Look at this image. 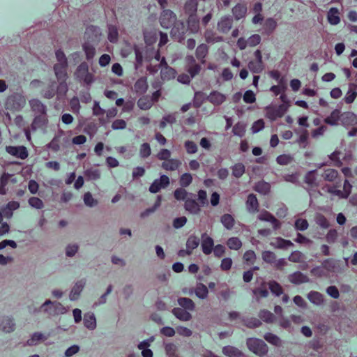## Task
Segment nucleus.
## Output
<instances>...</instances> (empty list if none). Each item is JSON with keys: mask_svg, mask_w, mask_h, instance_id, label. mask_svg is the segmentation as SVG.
<instances>
[{"mask_svg": "<svg viewBox=\"0 0 357 357\" xmlns=\"http://www.w3.org/2000/svg\"><path fill=\"white\" fill-rule=\"evenodd\" d=\"M76 79L82 82L86 86H91L94 82V76L89 71V65L86 62H82L75 72Z\"/></svg>", "mask_w": 357, "mask_h": 357, "instance_id": "nucleus-1", "label": "nucleus"}, {"mask_svg": "<svg viewBox=\"0 0 357 357\" xmlns=\"http://www.w3.org/2000/svg\"><path fill=\"white\" fill-rule=\"evenodd\" d=\"M246 344L249 350L259 356H264L268 352V346L262 340L248 338Z\"/></svg>", "mask_w": 357, "mask_h": 357, "instance_id": "nucleus-2", "label": "nucleus"}, {"mask_svg": "<svg viewBox=\"0 0 357 357\" xmlns=\"http://www.w3.org/2000/svg\"><path fill=\"white\" fill-rule=\"evenodd\" d=\"M26 104L25 97L20 93H15L7 98L6 102V109L10 110H20Z\"/></svg>", "mask_w": 357, "mask_h": 357, "instance_id": "nucleus-3", "label": "nucleus"}, {"mask_svg": "<svg viewBox=\"0 0 357 357\" xmlns=\"http://www.w3.org/2000/svg\"><path fill=\"white\" fill-rule=\"evenodd\" d=\"M176 14L171 10H163L160 14V23L165 29L171 28L176 21Z\"/></svg>", "mask_w": 357, "mask_h": 357, "instance_id": "nucleus-4", "label": "nucleus"}, {"mask_svg": "<svg viewBox=\"0 0 357 357\" xmlns=\"http://www.w3.org/2000/svg\"><path fill=\"white\" fill-rule=\"evenodd\" d=\"M266 109L267 118L271 121H275L284 116L288 109V105L281 104L277 107L268 106Z\"/></svg>", "mask_w": 357, "mask_h": 357, "instance_id": "nucleus-5", "label": "nucleus"}, {"mask_svg": "<svg viewBox=\"0 0 357 357\" xmlns=\"http://www.w3.org/2000/svg\"><path fill=\"white\" fill-rule=\"evenodd\" d=\"M169 178L165 174L155 179L149 186V190L151 193L155 194L162 189L166 188L169 185Z\"/></svg>", "mask_w": 357, "mask_h": 357, "instance_id": "nucleus-6", "label": "nucleus"}, {"mask_svg": "<svg viewBox=\"0 0 357 357\" xmlns=\"http://www.w3.org/2000/svg\"><path fill=\"white\" fill-rule=\"evenodd\" d=\"M171 28V35L172 37L177 39L179 42H181V40L184 39L186 32L185 23L181 21H176Z\"/></svg>", "mask_w": 357, "mask_h": 357, "instance_id": "nucleus-7", "label": "nucleus"}, {"mask_svg": "<svg viewBox=\"0 0 357 357\" xmlns=\"http://www.w3.org/2000/svg\"><path fill=\"white\" fill-rule=\"evenodd\" d=\"M6 151L10 155L22 160L26 159L29 155L27 149L24 146H7Z\"/></svg>", "mask_w": 357, "mask_h": 357, "instance_id": "nucleus-8", "label": "nucleus"}, {"mask_svg": "<svg viewBox=\"0 0 357 357\" xmlns=\"http://www.w3.org/2000/svg\"><path fill=\"white\" fill-rule=\"evenodd\" d=\"M201 247L203 253L209 255L212 253L214 247V241L206 232L202 234Z\"/></svg>", "mask_w": 357, "mask_h": 357, "instance_id": "nucleus-9", "label": "nucleus"}, {"mask_svg": "<svg viewBox=\"0 0 357 357\" xmlns=\"http://www.w3.org/2000/svg\"><path fill=\"white\" fill-rule=\"evenodd\" d=\"M340 121L345 128L357 125V115L351 112H343L341 114Z\"/></svg>", "mask_w": 357, "mask_h": 357, "instance_id": "nucleus-10", "label": "nucleus"}, {"mask_svg": "<svg viewBox=\"0 0 357 357\" xmlns=\"http://www.w3.org/2000/svg\"><path fill=\"white\" fill-rule=\"evenodd\" d=\"M233 25V19L231 16H224L218 23V29L222 33H228Z\"/></svg>", "mask_w": 357, "mask_h": 357, "instance_id": "nucleus-11", "label": "nucleus"}, {"mask_svg": "<svg viewBox=\"0 0 357 357\" xmlns=\"http://www.w3.org/2000/svg\"><path fill=\"white\" fill-rule=\"evenodd\" d=\"M226 96L218 91H213L206 97V100L215 106L222 105L226 100Z\"/></svg>", "mask_w": 357, "mask_h": 357, "instance_id": "nucleus-12", "label": "nucleus"}, {"mask_svg": "<svg viewBox=\"0 0 357 357\" xmlns=\"http://www.w3.org/2000/svg\"><path fill=\"white\" fill-rule=\"evenodd\" d=\"M85 284H86V281L84 279L78 280L75 284V285L72 288L70 295H69V298H70V301H76L78 299L81 292L82 291V290L85 286Z\"/></svg>", "mask_w": 357, "mask_h": 357, "instance_id": "nucleus-13", "label": "nucleus"}, {"mask_svg": "<svg viewBox=\"0 0 357 357\" xmlns=\"http://www.w3.org/2000/svg\"><path fill=\"white\" fill-rule=\"evenodd\" d=\"M278 26L276 20L273 17L267 18L263 24L262 34L267 36H271Z\"/></svg>", "mask_w": 357, "mask_h": 357, "instance_id": "nucleus-14", "label": "nucleus"}, {"mask_svg": "<svg viewBox=\"0 0 357 357\" xmlns=\"http://www.w3.org/2000/svg\"><path fill=\"white\" fill-rule=\"evenodd\" d=\"M258 219L261 221L269 222L273 225L275 230L278 229L280 227V223L278 219H276L271 213L267 211H264L258 215Z\"/></svg>", "mask_w": 357, "mask_h": 357, "instance_id": "nucleus-15", "label": "nucleus"}, {"mask_svg": "<svg viewBox=\"0 0 357 357\" xmlns=\"http://www.w3.org/2000/svg\"><path fill=\"white\" fill-rule=\"evenodd\" d=\"M68 64H58L54 66V71L56 79L61 83L65 82L67 79Z\"/></svg>", "mask_w": 357, "mask_h": 357, "instance_id": "nucleus-16", "label": "nucleus"}, {"mask_svg": "<svg viewBox=\"0 0 357 357\" xmlns=\"http://www.w3.org/2000/svg\"><path fill=\"white\" fill-rule=\"evenodd\" d=\"M246 208L250 213H255L259 211V202L255 195L251 193L248 196Z\"/></svg>", "mask_w": 357, "mask_h": 357, "instance_id": "nucleus-17", "label": "nucleus"}, {"mask_svg": "<svg viewBox=\"0 0 357 357\" xmlns=\"http://www.w3.org/2000/svg\"><path fill=\"white\" fill-rule=\"evenodd\" d=\"M54 305L52 304V301L46 300L39 308H35L33 311V313H38L40 312H43L47 314L48 316H55V310Z\"/></svg>", "mask_w": 357, "mask_h": 357, "instance_id": "nucleus-18", "label": "nucleus"}, {"mask_svg": "<svg viewBox=\"0 0 357 357\" xmlns=\"http://www.w3.org/2000/svg\"><path fill=\"white\" fill-rule=\"evenodd\" d=\"M31 110L35 114H47V107L38 99H32L29 101Z\"/></svg>", "mask_w": 357, "mask_h": 357, "instance_id": "nucleus-19", "label": "nucleus"}, {"mask_svg": "<svg viewBox=\"0 0 357 357\" xmlns=\"http://www.w3.org/2000/svg\"><path fill=\"white\" fill-rule=\"evenodd\" d=\"M1 330L7 333H12L15 329V324L12 317H4L0 323Z\"/></svg>", "mask_w": 357, "mask_h": 357, "instance_id": "nucleus-20", "label": "nucleus"}, {"mask_svg": "<svg viewBox=\"0 0 357 357\" xmlns=\"http://www.w3.org/2000/svg\"><path fill=\"white\" fill-rule=\"evenodd\" d=\"M232 14L236 20L244 18L246 15L248 8L245 3H238L232 8Z\"/></svg>", "mask_w": 357, "mask_h": 357, "instance_id": "nucleus-21", "label": "nucleus"}, {"mask_svg": "<svg viewBox=\"0 0 357 357\" xmlns=\"http://www.w3.org/2000/svg\"><path fill=\"white\" fill-rule=\"evenodd\" d=\"M289 282L294 284H300L309 282V278L307 275L301 271H296L288 276Z\"/></svg>", "mask_w": 357, "mask_h": 357, "instance_id": "nucleus-22", "label": "nucleus"}, {"mask_svg": "<svg viewBox=\"0 0 357 357\" xmlns=\"http://www.w3.org/2000/svg\"><path fill=\"white\" fill-rule=\"evenodd\" d=\"M188 16V18L187 20L188 28L193 33H198L200 29V27H199L200 21H199V17L197 16V15H190Z\"/></svg>", "mask_w": 357, "mask_h": 357, "instance_id": "nucleus-23", "label": "nucleus"}, {"mask_svg": "<svg viewBox=\"0 0 357 357\" xmlns=\"http://www.w3.org/2000/svg\"><path fill=\"white\" fill-rule=\"evenodd\" d=\"M184 208L185 211L193 215H197L200 211V206L193 199L188 198L184 204Z\"/></svg>", "mask_w": 357, "mask_h": 357, "instance_id": "nucleus-24", "label": "nucleus"}, {"mask_svg": "<svg viewBox=\"0 0 357 357\" xmlns=\"http://www.w3.org/2000/svg\"><path fill=\"white\" fill-rule=\"evenodd\" d=\"M48 122L47 114H35V117L31 123V129L36 130L45 126Z\"/></svg>", "mask_w": 357, "mask_h": 357, "instance_id": "nucleus-25", "label": "nucleus"}, {"mask_svg": "<svg viewBox=\"0 0 357 357\" xmlns=\"http://www.w3.org/2000/svg\"><path fill=\"white\" fill-rule=\"evenodd\" d=\"M271 245L274 247L275 248L287 250L290 247L294 246V243L289 241L282 238V237L275 238L274 241H272Z\"/></svg>", "mask_w": 357, "mask_h": 357, "instance_id": "nucleus-26", "label": "nucleus"}, {"mask_svg": "<svg viewBox=\"0 0 357 357\" xmlns=\"http://www.w3.org/2000/svg\"><path fill=\"white\" fill-rule=\"evenodd\" d=\"M20 205L18 202L10 201L4 207L2 208V213L7 218H10L13 216V211L20 208Z\"/></svg>", "mask_w": 357, "mask_h": 357, "instance_id": "nucleus-27", "label": "nucleus"}, {"mask_svg": "<svg viewBox=\"0 0 357 357\" xmlns=\"http://www.w3.org/2000/svg\"><path fill=\"white\" fill-rule=\"evenodd\" d=\"M188 310H184L181 307H174L172 310V314L179 320L183 321H188L192 319L191 314L188 312Z\"/></svg>", "mask_w": 357, "mask_h": 357, "instance_id": "nucleus-28", "label": "nucleus"}, {"mask_svg": "<svg viewBox=\"0 0 357 357\" xmlns=\"http://www.w3.org/2000/svg\"><path fill=\"white\" fill-rule=\"evenodd\" d=\"M341 112L339 109H334L331 114L324 119V123L328 125L335 126L338 124V121H340Z\"/></svg>", "mask_w": 357, "mask_h": 357, "instance_id": "nucleus-29", "label": "nucleus"}, {"mask_svg": "<svg viewBox=\"0 0 357 357\" xmlns=\"http://www.w3.org/2000/svg\"><path fill=\"white\" fill-rule=\"evenodd\" d=\"M181 165V162L178 159L169 158L166 161H164L161 167L162 169L167 171H174L177 169L179 166Z\"/></svg>", "mask_w": 357, "mask_h": 357, "instance_id": "nucleus-30", "label": "nucleus"}, {"mask_svg": "<svg viewBox=\"0 0 357 357\" xmlns=\"http://www.w3.org/2000/svg\"><path fill=\"white\" fill-rule=\"evenodd\" d=\"M84 326L89 330H94L96 327V319L95 314L89 312L84 316Z\"/></svg>", "mask_w": 357, "mask_h": 357, "instance_id": "nucleus-31", "label": "nucleus"}, {"mask_svg": "<svg viewBox=\"0 0 357 357\" xmlns=\"http://www.w3.org/2000/svg\"><path fill=\"white\" fill-rule=\"evenodd\" d=\"M327 19L328 22L331 25L338 24L340 22L339 10L335 7L330 8L327 14Z\"/></svg>", "mask_w": 357, "mask_h": 357, "instance_id": "nucleus-32", "label": "nucleus"}, {"mask_svg": "<svg viewBox=\"0 0 357 357\" xmlns=\"http://www.w3.org/2000/svg\"><path fill=\"white\" fill-rule=\"evenodd\" d=\"M198 2L197 0H187L184 3L183 10L187 15H197Z\"/></svg>", "mask_w": 357, "mask_h": 357, "instance_id": "nucleus-33", "label": "nucleus"}, {"mask_svg": "<svg viewBox=\"0 0 357 357\" xmlns=\"http://www.w3.org/2000/svg\"><path fill=\"white\" fill-rule=\"evenodd\" d=\"M178 304L181 308L188 311H193L195 309V304L193 301L187 297H181L177 300Z\"/></svg>", "mask_w": 357, "mask_h": 357, "instance_id": "nucleus-34", "label": "nucleus"}, {"mask_svg": "<svg viewBox=\"0 0 357 357\" xmlns=\"http://www.w3.org/2000/svg\"><path fill=\"white\" fill-rule=\"evenodd\" d=\"M241 320L248 328H256L261 325V321L255 317H242Z\"/></svg>", "mask_w": 357, "mask_h": 357, "instance_id": "nucleus-35", "label": "nucleus"}, {"mask_svg": "<svg viewBox=\"0 0 357 357\" xmlns=\"http://www.w3.org/2000/svg\"><path fill=\"white\" fill-rule=\"evenodd\" d=\"M222 353L228 357H243V354L238 348L233 346L224 347Z\"/></svg>", "mask_w": 357, "mask_h": 357, "instance_id": "nucleus-36", "label": "nucleus"}, {"mask_svg": "<svg viewBox=\"0 0 357 357\" xmlns=\"http://www.w3.org/2000/svg\"><path fill=\"white\" fill-rule=\"evenodd\" d=\"M307 297L311 303L316 305H320L324 303V296L319 291H311Z\"/></svg>", "mask_w": 357, "mask_h": 357, "instance_id": "nucleus-37", "label": "nucleus"}, {"mask_svg": "<svg viewBox=\"0 0 357 357\" xmlns=\"http://www.w3.org/2000/svg\"><path fill=\"white\" fill-rule=\"evenodd\" d=\"M199 244V238L195 234H191L187 238L185 247L192 253V251L196 249Z\"/></svg>", "mask_w": 357, "mask_h": 357, "instance_id": "nucleus-38", "label": "nucleus"}, {"mask_svg": "<svg viewBox=\"0 0 357 357\" xmlns=\"http://www.w3.org/2000/svg\"><path fill=\"white\" fill-rule=\"evenodd\" d=\"M208 52V47L206 44L199 45L196 49V57L198 60H199L202 63H204L205 58L207 56Z\"/></svg>", "mask_w": 357, "mask_h": 357, "instance_id": "nucleus-39", "label": "nucleus"}, {"mask_svg": "<svg viewBox=\"0 0 357 357\" xmlns=\"http://www.w3.org/2000/svg\"><path fill=\"white\" fill-rule=\"evenodd\" d=\"M135 90L137 93L144 94L148 89V84L146 79L144 77L139 78L134 85Z\"/></svg>", "mask_w": 357, "mask_h": 357, "instance_id": "nucleus-40", "label": "nucleus"}, {"mask_svg": "<svg viewBox=\"0 0 357 357\" xmlns=\"http://www.w3.org/2000/svg\"><path fill=\"white\" fill-rule=\"evenodd\" d=\"M255 190L261 195H266L271 190V185L268 183L261 181L255 184Z\"/></svg>", "mask_w": 357, "mask_h": 357, "instance_id": "nucleus-41", "label": "nucleus"}, {"mask_svg": "<svg viewBox=\"0 0 357 357\" xmlns=\"http://www.w3.org/2000/svg\"><path fill=\"white\" fill-rule=\"evenodd\" d=\"M268 288L271 292L275 296H280L283 294V289L282 286L275 280H271L268 282Z\"/></svg>", "mask_w": 357, "mask_h": 357, "instance_id": "nucleus-42", "label": "nucleus"}, {"mask_svg": "<svg viewBox=\"0 0 357 357\" xmlns=\"http://www.w3.org/2000/svg\"><path fill=\"white\" fill-rule=\"evenodd\" d=\"M188 195L192 196L193 194L188 192L183 188H178L174 191V197L177 201L185 202L186 199H188Z\"/></svg>", "mask_w": 357, "mask_h": 357, "instance_id": "nucleus-43", "label": "nucleus"}, {"mask_svg": "<svg viewBox=\"0 0 357 357\" xmlns=\"http://www.w3.org/2000/svg\"><path fill=\"white\" fill-rule=\"evenodd\" d=\"M220 222L227 229L231 230L234 227L235 220L231 215L226 213L221 216Z\"/></svg>", "mask_w": 357, "mask_h": 357, "instance_id": "nucleus-44", "label": "nucleus"}, {"mask_svg": "<svg viewBox=\"0 0 357 357\" xmlns=\"http://www.w3.org/2000/svg\"><path fill=\"white\" fill-rule=\"evenodd\" d=\"M195 295L200 299H205L208 294L207 287L203 283H198L195 289Z\"/></svg>", "mask_w": 357, "mask_h": 357, "instance_id": "nucleus-45", "label": "nucleus"}, {"mask_svg": "<svg viewBox=\"0 0 357 357\" xmlns=\"http://www.w3.org/2000/svg\"><path fill=\"white\" fill-rule=\"evenodd\" d=\"M232 171V176L236 178H241L245 172V167L241 162L236 163L231 167Z\"/></svg>", "mask_w": 357, "mask_h": 357, "instance_id": "nucleus-46", "label": "nucleus"}, {"mask_svg": "<svg viewBox=\"0 0 357 357\" xmlns=\"http://www.w3.org/2000/svg\"><path fill=\"white\" fill-rule=\"evenodd\" d=\"M260 319L266 323L271 324L275 321V315L268 310H261L258 314Z\"/></svg>", "mask_w": 357, "mask_h": 357, "instance_id": "nucleus-47", "label": "nucleus"}, {"mask_svg": "<svg viewBox=\"0 0 357 357\" xmlns=\"http://www.w3.org/2000/svg\"><path fill=\"white\" fill-rule=\"evenodd\" d=\"M152 105V100L149 96H144L137 100V106L142 110H148Z\"/></svg>", "mask_w": 357, "mask_h": 357, "instance_id": "nucleus-48", "label": "nucleus"}, {"mask_svg": "<svg viewBox=\"0 0 357 357\" xmlns=\"http://www.w3.org/2000/svg\"><path fill=\"white\" fill-rule=\"evenodd\" d=\"M206 96L202 91H197L195 93L194 98H193V106L195 108H199L204 102L206 100Z\"/></svg>", "mask_w": 357, "mask_h": 357, "instance_id": "nucleus-49", "label": "nucleus"}, {"mask_svg": "<svg viewBox=\"0 0 357 357\" xmlns=\"http://www.w3.org/2000/svg\"><path fill=\"white\" fill-rule=\"evenodd\" d=\"M160 75L162 79L169 80L175 77L176 70L170 66H167L161 69Z\"/></svg>", "mask_w": 357, "mask_h": 357, "instance_id": "nucleus-50", "label": "nucleus"}, {"mask_svg": "<svg viewBox=\"0 0 357 357\" xmlns=\"http://www.w3.org/2000/svg\"><path fill=\"white\" fill-rule=\"evenodd\" d=\"M204 36L206 41L208 43H215L222 42L223 40V38L222 36H218L215 33L209 30L206 31Z\"/></svg>", "mask_w": 357, "mask_h": 357, "instance_id": "nucleus-51", "label": "nucleus"}, {"mask_svg": "<svg viewBox=\"0 0 357 357\" xmlns=\"http://www.w3.org/2000/svg\"><path fill=\"white\" fill-rule=\"evenodd\" d=\"M227 245L231 250H238L242 246V242L238 237H231L227 240Z\"/></svg>", "mask_w": 357, "mask_h": 357, "instance_id": "nucleus-52", "label": "nucleus"}, {"mask_svg": "<svg viewBox=\"0 0 357 357\" xmlns=\"http://www.w3.org/2000/svg\"><path fill=\"white\" fill-rule=\"evenodd\" d=\"M119 31L118 29L114 25H109L108 26V40L111 43H116L118 40Z\"/></svg>", "mask_w": 357, "mask_h": 357, "instance_id": "nucleus-53", "label": "nucleus"}, {"mask_svg": "<svg viewBox=\"0 0 357 357\" xmlns=\"http://www.w3.org/2000/svg\"><path fill=\"white\" fill-rule=\"evenodd\" d=\"M85 176L92 181H96L100 178V173L98 169L90 168L84 172Z\"/></svg>", "mask_w": 357, "mask_h": 357, "instance_id": "nucleus-54", "label": "nucleus"}, {"mask_svg": "<svg viewBox=\"0 0 357 357\" xmlns=\"http://www.w3.org/2000/svg\"><path fill=\"white\" fill-rule=\"evenodd\" d=\"M56 82L55 81L52 82L45 90L44 97L48 99L52 98L56 94Z\"/></svg>", "mask_w": 357, "mask_h": 357, "instance_id": "nucleus-55", "label": "nucleus"}, {"mask_svg": "<svg viewBox=\"0 0 357 357\" xmlns=\"http://www.w3.org/2000/svg\"><path fill=\"white\" fill-rule=\"evenodd\" d=\"M264 339L269 342L270 344L275 345V346H280L281 344V340L280 338L271 333H266L264 336Z\"/></svg>", "mask_w": 357, "mask_h": 357, "instance_id": "nucleus-56", "label": "nucleus"}, {"mask_svg": "<svg viewBox=\"0 0 357 357\" xmlns=\"http://www.w3.org/2000/svg\"><path fill=\"white\" fill-rule=\"evenodd\" d=\"M192 181V176L190 173L183 174L179 180V183L181 188L188 187Z\"/></svg>", "mask_w": 357, "mask_h": 357, "instance_id": "nucleus-57", "label": "nucleus"}, {"mask_svg": "<svg viewBox=\"0 0 357 357\" xmlns=\"http://www.w3.org/2000/svg\"><path fill=\"white\" fill-rule=\"evenodd\" d=\"M353 84H350L349 89L344 98V100L347 104H351L357 96V92L356 90L351 89Z\"/></svg>", "mask_w": 357, "mask_h": 357, "instance_id": "nucleus-58", "label": "nucleus"}, {"mask_svg": "<svg viewBox=\"0 0 357 357\" xmlns=\"http://www.w3.org/2000/svg\"><path fill=\"white\" fill-rule=\"evenodd\" d=\"M83 50L86 54V59L89 61L92 59L96 54V50L93 45L89 43H84L83 45Z\"/></svg>", "mask_w": 357, "mask_h": 357, "instance_id": "nucleus-59", "label": "nucleus"}, {"mask_svg": "<svg viewBox=\"0 0 357 357\" xmlns=\"http://www.w3.org/2000/svg\"><path fill=\"white\" fill-rule=\"evenodd\" d=\"M151 154L150 145L147 142L143 143L139 148V155L142 158H147Z\"/></svg>", "mask_w": 357, "mask_h": 357, "instance_id": "nucleus-60", "label": "nucleus"}, {"mask_svg": "<svg viewBox=\"0 0 357 357\" xmlns=\"http://www.w3.org/2000/svg\"><path fill=\"white\" fill-rule=\"evenodd\" d=\"M338 175L337 172L333 169H328L322 174L323 178L328 181H333Z\"/></svg>", "mask_w": 357, "mask_h": 357, "instance_id": "nucleus-61", "label": "nucleus"}, {"mask_svg": "<svg viewBox=\"0 0 357 357\" xmlns=\"http://www.w3.org/2000/svg\"><path fill=\"white\" fill-rule=\"evenodd\" d=\"M261 257L262 259L268 264L275 263L276 259L275 254L273 252L268 250L264 251L261 254Z\"/></svg>", "mask_w": 357, "mask_h": 357, "instance_id": "nucleus-62", "label": "nucleus"}, {"mask_svg": "<svg viewBox=\"0 0 357 357\" xmlns=\"http://www.w3.org/2000/svg\"><path fill=\"white\" fill-rule=\"evenodd\" d=\"M84 202L89 207H93L98 204V201L94 199L91 192H88L84 195Z\"/></svg>", "mask_w": 357, "mask_h": 357, "instance_id": "nucleus-63", "label": "nucleus"}, {"mask_svg": "<svg viewBox=\"0 0 357 357\" xmlns=\"http://www.w3.org/2000/svg\"><path fill=\"white\" fill-rule=\"evenodd\" d=\"M248 68L253 73H260L264 70V64L259 63L255 61H250L248 63Z\"/></svg>", "mask_w": 357, "mask_h": 357, "instance_id": "nucleus-64", "label": "nucleus"}]
</instances>
